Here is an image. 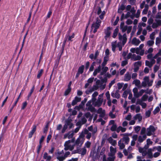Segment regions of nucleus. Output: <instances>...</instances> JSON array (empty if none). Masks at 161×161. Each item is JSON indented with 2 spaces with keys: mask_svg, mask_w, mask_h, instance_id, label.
Listing matches in <instances>:
<instances>
[{
  "mask_svg": "<svg viewBox=\"0 0 161 161\" xmlns=\"http://www.w3.org/2000/svg\"><path fill=\"white\" fill-rule=\"evenodd\" d=\"M131 78L130 74L129 72H127L125 75L124 80L125 81H128Z\"/></svg>",
  "mask_w": 161,
  "mask_h": 161,
  "instance_id": "f8f14e48",
  "label": "nucleus"
},
{
  "mask_svg": "<svg viewBox=\"0 0 161 161\" xmlns=\"http://www.w3.org/2000/svg\"><path fill=\"white\" fill-rule=\"evenodd\" d=\"M147 44L149 47L153 46L154 44V42L153 40H149L147 41Z\"/></svg>",
  "mask_w": 161,
  "mask_h": 161,
  "instance_id": "f704fd0d",
  "label": "nucleus"
},
{
  "mask_svg": "<svg viewBox=\"0 0 161 161\" xmlns=\"http://www.w3.org/2000/svg\"><path fill=\"white\" fill-rule=\"evenodd\" d=\"M113 112H110L109 113V116L112 119H114L116 117V115L115 114H113Z\"/></svg>",
  "mask_w": 161,
  "mask_h": 161,
  "instance_id": "8fccbe9b",
  "label": "nucleus"
},
{
  "mask_svg": "<svg viewBox=\"0 0 161 161\" xmlns=\"http://www.w3.org/2000/svg\"><path fill=\"white\" fill-rule=\"evenodd\" d=\"M142 65V62L141 61H137L134 64V66H141Z\"/></svg>",
  "mask_w": 161,
  "mask_h": 161,
  "instance_id": "49530a36",
  "label": "nucleus"
},
{
  "mask_svg": "<svg viewBox=\"0 0 161 161\" xmlns=\"http://www.w3.org/2000/svg\"><path fill=\"white\" fill-rule=\"evenodd\" d=\"M122 39H123L122 43L123 45H124L126 43L127 40V38L126 37V33H124L123 34V38Z\"/></svg>",
  "mask_w": 161,
  "mask_h": 161,
  "instance_id": "4be33fe9",
  "label": "nucleus"
},
{
  "mask_svg": "<svg viewBox=\"0 0 161 161\" xmlns=\"http://www.w3.org/2000/svg\"><path fill=\"white\" fill-rule=\"evenodd\" d=\"M31 12H29L28 17L27 19V21L26 22L25 25H26L28 23L29 21L31 19Z\"/></svg>",
  "mask_w": 161,
  "mask_h": 161,
  "instance_id": "79ce46f5",
  "label": "nucleus"
},
{
  "mask_svg": "<svg viewBox=\"0 0 161 161\" xmlns=\"http://www.w3.org/2000/svg\"><path fill=\"white\" fill-rule=\"evenodd\" d=\"M80 146H77V149L78 150L79 153L78 154H81V155H84L86 153L87 150L85 147L82 148H80Z\"/></svg>",
  "mask_w": 161,
  "mask_h": 161,
  "instance_id": "39448f33",
  "label": "nucleus"
},
{
  "mask_svg": "<svg viewBox=\"0 0 161 161\" xmlns=\"http://www.w3.org/2000/svg\"><path fill=\"white\" fill-rule=\"evenodd\" d=\"M141 42L138 39H137L136 37H134L132 40V43L136 46H138L140 43Z\"/></svg>",
  "mask_w": 161,
  "mask_h": 161,
  "instance_id": "4468645a",
  "label": "nucleus"
},
{
  "mask_svg": "<svg viewBox=\"0 0 161 161\" xmlns=\"http://www.w3.org/2000/svg\"><path fill=\"white\" fill-rule=\"evenodd\" d=\"M145 65L146 66H148L149 67H151L152 66L150 62L148 60H146L145 61Z\"/></svg>",
  "mask_w": 161,
  "mask_h": 161,
  "instance_id": "bf43d9fd",
  "label": "nucleus"
},
{
  "mask_svg": "<svg viewBox=\"0 0 161 161\" xmlns=\"http://www.w3.org/2000/svg\"><path fill=\"white\" fill-rule=\"evenodd\" d=\"M132 56L134 61L140 60L141 58V57L140 56L138 55L136 56L135 54H133Z\"/></svg>",
  "mask_w": 161,
  "mask_h": 161,
  "instance_id": "a878e982",
  "label": "nucleus"
},
{
  "mask_svg": "<svg viewBox=\"0 0 161 161\" xmlns=\"http://www.w3.org/2000/svg\"><path fill=\"white\" fill-rule=\"evenodd\" d=\"M87 98H85L84 99L81 101V103L79 105V106L75 107L74 109L79 110L83 108L85 103L87 102Z\"/></svg>",
  "mask_w": 161,
  "mask_h": 161,
  "instance_id": "f03ea898",
  "label": "nucleus"
},
{
  "mask_svg": "<svg viewBox=\"0 0 161 161\" xmlns=\"http://www.w3.org/2000/svg\"><path fill=\"white\" fill-rule=\"evenodd\" d=\"M36 126L35 125H34L32 126V129L30 131L28 134V138H31L33 134L36 130Z\"/></svg>",
  "mask_w": 161,
  "mask_h": 161,
  "instance_id": "6e6552de",
  "label": "nucleus"
},
{
  "mask_svg": "<svg viewBox=\"0 0 161 161\" xmlns=\"http://www.w3.org/2000/svg\"><path fill=\"white\" fill-rule=\"evenodd\" d=\"M125 59V60L121 62V65L123 67L127 65L128 63L127 59Z\"/></svg>",
  "mask_w": 161,
  "mask_h": 161,
  "instance_id": "e433bc0d",
  "label": "nucleus"
},
{
  "mask_svg": "<svg viewBox=\"0 0 161 161\" xmlns=\"http://www.w3.org/2000/svg\"><path fill=\"white\" fill-rule=\"evenodd\" d=\"M52 13V10L51 8H50L49 9V11L47 14V15L46 17V19L49 18Z\"/></svg>",
  "mask_w": 161,
  "mask_h": 161,
  "instance_id": "b1692460",
  "label": "nucleus"
},
{
  "mask_svg": "<svg viewBox=\"0 0 161 161\" xmlns=\"http://www.w3.org/2000/svg\"><path fill=\"white\" fill-rule=\"evenodd\" d=\"M98 157V154L97 153L95 155H93L92 156V160L93 161H95L96 158H97Z\"/></svg>",
  "mask_w": 161,
  "mask_h": 161,
  "instance_id": "4d7b16f0",
  "label": "nucleus"
},
{
  "mask_svg": "<svg viewBox=\"0 0 161 161\" xmlns=\"http://www.w3.org/2000/svg\"><path fill=\"white\" fill-rule=\"evenodd\" d=\"M152 110V109H150L146 112L145 113V116L146 117H149L150 116Z\"/></svg>",
  "mask_w": 161,
  "mask_h": 161,
  "instance_id": "473e14b6",
  "label": "nucleus"
},
{
  "mask_svg": "<svg viewBox=\"0 0 161 161\" xmlns=\"http://www.w3.org/2000/svg\"><path fill=\"white\" fill-rule=\"evenodd\" d=\"M119 31V29L118 28H116L115 29L114 31L113 35L112 36V37L113 38H115L117 36Z\"/></svg>",
  "mask_w": 161,
  "mask_h": 161,
  "instance_id": "412c9836",
  "label": "nucleus"
},
{
  "mask_svg": "<svg viewBox=\"0 0 161 161\" xmlns=\"http://www.w3.org/2000/svg\"><path fill=\"white\" fill-rule=\"evenodd\" d=\"M161 42V38L157 37L156 39L155 44L156 45L160 43Z\"/></svg>",
  "mask_w": 161,
  "mask_h": 161,
  "instance_id": "4c0bfd02",
  "label": "nucleus"
},
{
  "mask_svg": "<svg viewBox=\"0 0 161 161\" xmlns=\"http://www.w3.org/2000/svg\"><path fill=\"white\" fill-rule=\"evenodd\" d=\"M107 81V79L106 77H105L104 78L101 79V86H102L104 82H106Z\"/></svg>",
  "mask_w": 161,
  "mask_h": 161,
  "instance_id": "a18cd8bd",
  "label": "nucleus"
},
{
  "mask_svg": "<svg viewBox=\"0 0 161 161\" xmlns=\"http://www.w3.org/2000/svg\"><path fill=\"white\" fill-rule=\"evenodd\" d=\"M147 154L149 158H152L153 157V153L151 149H149L147 151Z\"/></svg>",
  "mask_w": 161,
  "mask_h": 161,
  "instance_id": "393cba45",
  "label": "nucleus"
},
{
  "mask_svg": "<svg viewBox=\"0 0 161 161\" xmlns=\"http://www.w3.org/2000/svg\"><path fill=\"white\" fill-rule=\"evenodd\" d=\"M108 68L107 66L102 67V70L104 73H106L107 71L108 70Z\"/></svg>",
  "mask_w": 161,
  "mask_h": 161,
  "instance_id": "603ef678",
  "label": "nucleus"
},
{
  "mask_svg": "<svg viewBox=\"0 0 161 161\" xmlns=\"http://www.w3.org/2000/svg\"><path fill=\"white\" fill-rule=\"evenodd\" d=\"M48 36L46 35L44 38L42 45V50H43L44 47H46L47 45V41L48 39Z\"/></svg>",
  "mask_w": 161,
  "mask_h": 161,
  "instance_id": "5701e85b",
  "label": "nucleus"
},
{
  "mask_svg": "<svg viewBox=\"0 0 161 161\" xmlns=\"http://www.w3.org/2000/svg\"><path fill=\"white\" fill-rule=\"evenodd\" d=\"M84 65H83L80 66L78 69L77 72L82 74L84 72Z\"/></svg>",
  "mask_w": 161,
  "mask_h": 161,
  "instance_id": "aec40b11",
  "label": "nucleus"
},
{
  "mask_svg": "<svg viewBox=\"0 0 161 161\" xmlns=\"http://www.w3.org/2000/svg\"><path fill=\"white\" fill-rule=\"evenodd\" d=\"M117 128V126L116 124H114L110 128V130L112 131H116Z\"/></svg>",
  "mask_w": 161,
  "mask_h": 161,
  "instance_id": "7c9ffc66",
  "label": "nucleus"
},
{
  "mask_svg": "<svg viewBox=\"0 0 161 161\" xmlns=\"http://www.w3.org/2000/svg\"><path fill=\"white\" fill-rule=\"evenodd\" d=\"M118 145L119 146V149H123L125 147V145L124 144V143L122 142L121 140H120L118 142Z\"/></svg>",
  "mask_w": 161,
  "mask_h": 161,
  "instance_id": "dca6fc26",
  "label": "nucleus"
},
{
  "mask_svg": "<svg viewBox=\"0 0 161 161\" xmlns=\"http://www.w3.org/2000/svg\"><path fill=\"white\" fill-rule=\"evenodd\" d=\"M133 21L130 19H128L126 22V24L128 25H131Z\"/></svg>",
  "mask_w": 161,
  "mask_h": 161,
  "instance_id": "774afa93",
  "label": "nucleus"
},
{
  "mask_svg": "<svg viewBox=\"0 0 161 161\" xmlns=\"http://www.w3.org/2000/svg\"><path fill=\"white\" fill-rule=\"evenodd\" d=\"M85 137V135L84 133V132L83 131H82L81 133H80V135L78 138H80L84 140V141L85 140L84 139Z\"/></svg>",
  "mask_w": 161,
  "mask_h": 161,
  "instance_id": "c9c22d12",
  "label": "nucleus"
},
{
  "mask_svg": "<svg viewBox=\"0 0 161 161\" xmlns=\"http://www.w3.org/2000/svg\"><path fill=\"white\" fill-rule=\"evenodd\" d=\"M42 147V145L41 144H39L37 147V153L38 154H39L40 153V151Z\"/></svg>",
  "mask_w": 161,
  "mask_h": 161,
  "instance_id": "de8ad7c7",
  "label": "nucleus"
},
{
  "mask_svg": "<svg viewBox=\"0 0 161 161\" xmlns=\"http://www.w3.org/2000/svg\"><path fill=\"white\" fill-rule=\"evenodd\" d=\"M128 93V92L126 91H125L123 94L122 97L124 98H126Z\"/></svg>",
  "mask_w": 161,
  "mask_h": 161,
  "instance_id": "c03bdc74",
  "label": "nucleus"
},
{
  "mask_svg": "<svg viewBox=\"0 0 161 161\" xmlns=\"http://www.w3.org/2000/svg\"><path fill=\"white\" fill-rule=\"evenodd\" d=\"M49 123H47L45 125V127L43 128V133H46L48 129Z\"/></svg>",
  "mask_w": 161,
  "mask_h": 161,
  "instance_id": "c85d7f7f",
  "label": "nucleus"
},
{
  "mask_svg": "<svg viewBox=\"0 0 161 161\" xmlns=\"http://www.w3.org/2000/svg\"><path fill=\"white\" fill-rule=\"evenodd\" d=\"M35 89V85H33L32 87V88L31 89L30 92L28 95H29V96H31Z\"/></svg>",
  "mask_w": 161,
  "mask_h": 161,
  "instance_id": "864d4df0",
  "label": "nucleus"
},
{
  "mask_svg": "<svg viewBox=\"0 0 161 161\" xmlns=\"http://www.w3.org/2000/svg\"><path fill=\"white\" fill-rule=\"evenodd\" d=\"M153 22V19L151 18H149L147 21V23L149 25L152 24Z\"/></svg>",
  "mask_w": 161,
  "mask_h": 161,
  "instance_id": "3c124183",
  "label": "nucleus"
},
{
  "mask_svg": "<svg viewBox=\"0 0 161 161\" xmlns=\"http://www.w3.org/2000/svg\"><path fill=\"white\" fill-rule=\"evenodd\" d=\"M72 120L71 119H68L65 121V122L67 125L69 126V129H70L73 127V124L72 123Z\"/></svg>",
  "mask_w": 161,
  "mask_h": 161,
  "instance_id": "9b49d317",
  "label": "nucleus"
},
{
  "mask_svg": "<svg viewBox=\"0 0 161 161\" xmlns=\"http://www.w3.org/2000/svg\"><path fill=\"white\" fill-rule=\"evenodd\" d=\"M142 116L139 114H136L134 117V119L135 120L138 119L139 121H140L142 120Z\"/></svg>",
  "mask_w": 161,
  "mask_h": 161,
  "instance_id": "f3484780",
  "label": "nucleus"
},
{
  "mask_svg": "<svg viewBox=\"0 0 161 161\" xmlns=\"http://www.w3.org/2000/svg\"><path fill=\"white\" fill-rule=\"evenodd\" d=\"M110 153H109L108 155L110 157L115 156V154L116 152V148H114L112 146L110 147Z\"/></svg>",
  "mask_w": 161,
  "mask_h": 161,
  "instance_id": "1a4fd4ad",
  "label": "nucleus"
},
{
  "mask_svg": "<svg viewBox=\"0 0 161 161\" xmlns=\"http://www.w3.org/2000/svg\"><path fill=\"white\" fill-rule=\"evenodd\" d=\"M27 103L26 101H25L23 102L22 103V105L21 108V109L22 110H24L25 109L26 107L27 106Z\"/></svg>",
  "mask_w": 161,
  "mask_h": 161,
  "instance_id": "58836bf2",
  "label": "nucleus"
},
{
  "mask_svg": "<svg viewBox=\"0 0 161 161\" xmlns=\"http://www.w3.org/2000/svg\"><path fill=\"white\" fill-rule=\"evenodd\" d=\"M52 136V135L49 134L47 136V143H48L49 142V141L51 139Z\"/></svg>",
  "mask_w": 161,
  "mask_h": 161,
  "instance_id": "680f3d73",
  "label": "nucleus"
},
{
  "mask_svg": "<svg viewBox=\"0 0 161 161\" xmlns=\"http://www.w3.org/2000/svg\"><path fill=\"white\" fill-rule=\"evenodd\" d=\"M115 158V156H113L109 157L106 159V155L105 154H104L103 158V161H114Z\"/></svg>",
  "mask_w": 161,
  "mask_h": 161,
  "instance_id": "9d476101",
  "label": "nucleus"
},
{
  "mask_svg": "<svg viewBox=\"0 0 161 161\" xmlns=\"http://www.w3.org/2000/svg\"><path fill=\"white\" fill-rule=\"evenodd\" d=\"M155 33L154 32H153L150 35V38L153 40L155 39Z\"/></svg>",
  "mask_w": 161,
  "mask_h": 161,
  "instance_id": "6e6d98bb",
  "label": "nucleus"
},
{
  "mask_svg": "<svg viewBox=\"0 0 161 161\" xmlns=\"http://www.w3.org/2000/svg\"><path fill=\"white\" fill-rule=\"evenodd\" d=\"M133 83H134L136 86H138L140 85V81L138 80H135L133 81Z\"/></svg>",
  "mask_w": 161,
  "mask_h": 161,
  "instance_id": "ea45409f",
  "label": "nucleus"
},
{
  "mask_svg": "<svg viewBox=\"0 0 161 161\" xmlns=\"http://www.w3.org/2000/svg\"><path fill=\"white\" fill-rule=\"evenodd\" d=\"M138 141L140 143L144 141V139H143L142 136H138Z\"/></svg>",
  "mask_w": 161,
  "mask_h": 161,
  "instance_id": "338daca9",
  "label": "nucleus"
},
{
  "mask_svg": "<svg viewBox=\"0 0 161 161\" xmlns=\"http://www.w3.org/2000/svg\"><path fill=\"white\" fill-rule=\"evenodd\" d=\"M43 158L44 159H46L47 161H50L51 159V156L48 155V153L47 152H45L43 156Z\"/></svg>",
  "mask_w": 161,
  "mask_h": 161,
  "instance_id": "ddd939ff",
  "label": "nucleus"
},
{
  "mask_svg": "<svg viewBox=\"0 0 161 161\" xmlns=\"http://www.w3.org/2000/svg\"><path fill=\"white\" fill-rule=\"evenodd\" d=\"M111 28L110 27H108L106 29L104 30V33L105 35L104 36V38L106 40H107L108 38H109L111 35Z\"/></svg>",
  "mask_w": 161,
  "mask_h": 161,
  "instance_id": "20e7f679",
  "label": "nucleus"
},
{
  "mask_svg": "<svg viewBox=\"0 0 161 161\" xmlns=\"http://www.w3.org/2000/svg\"><path fill=\"white\" fill-rule=\"evenodd\" d=\"M84 141V140L78 137L75 141L74 143L77 146H80V147H81L83 144Z\"/></svg>",
  "mask_w": 161,
  "mask_h": 161,
  "instance_id": "0eeeda50",
  "label": "nucleus"
},
{
  "mask_svg": "<svg viewBox=\"0 0 161 161\" xmlns=\"http://www.w3.org/2000/svg\"><path fill=\"white\" fill-rule=\"evenodd\" d=\"M123 84L124 83H117V85L118 86V89L119 90H120L122 88Z\"/></svg>",
  "mask_w": 161,
  "mask_h": 161,
  "instance_id": "69168bd1",
  "label": "nucleus"
},
{
  "mask_svg": "<svg viewBox=\"0 0 161 161\" xmlns=\"http://www.w3.org/2000/svg\"><path fill=\"white\" fill-rule=\"evenodd\" d=\"M71 90V88H68L65 91L64 93V96H67L68 95L69 93L70 92Z\"/></svg>",
  "mask_w": 161,
  "mask_h": 161,
  "instance_id": "72a5a7b5",
  "label": "nucleus"
},
{
  "mask_svg": "<svg viewBox=\"0 0 161 161\" xmlns=\"http://www.w3.org/2000/svg\"><path fill=\"white\" fill-rule=\"evenodd\" d=\"M148 96L147 94L144 95L142 97V100L144 101L147 100Z\"/></svg>",
  "mask_w": 161,
  "mask_h": 161,
  "instance_id": "a19ab883",
  "label": "nucleus"
},
{
  "mask_svg": "<svg viewBox=\"0 0 161 161\" xmlns=\"http://www.w3.org/2000/svg\"><path fill=\"white\" fill-rule=\"evenodd\" d=\"M88 130L90 131L93 132L94 133L96 132V131H93V126L92 125H91L90 126H89L88 128Z\"/></svg>",
  "mask_w": 161,
  "mask_h": 161,
  "instance_id": "0e129e2a",
  "label": "nucleus"
},
{
  "mask_svg": "<svg viewBox=\"0 0 161 161\" xmlns=\"http://www.w3.org/2000/svg\"><path fill=\"white\" fill-rule=\"evenodd\" d=\"M156 130L155 127L153 125H150L148 128L147 129V136H150L152 134L153 132H154Z\"/></svg>",
  "mask_w": 161,
  "mask_h": 161,
  "instance_id": "7ed1b4c3",
  "label": "nucleus"
},
{
  "mask_svg": "<svg viewBox=\"0 0 161 161\" xmlns=\"http://www.w3.org/2000/svg\"><path fill=\"white\" fill-rule=\"evenodd\" d=\"M100 72V70L96 69H95L94 72H93V75L94 76H95L97 75L98 73H99Z\"/></svg>",
  "mask_w": 161,
  "mask_h": 161,
  "instance_id": "37998d69",
  "label": "nucleus"
},
{
  "mask_svg": "<svg viewBox=\"0 0 161 161\" xmlns=\"http://www.w3.org/2000/svg\"><path fill=\"white\" fill-rule=\"evenodd\" d=\"M101 22L102 21L98 18L97 17L96 18V22H93L91 26V29L92 30L94 29L93 31V33H95L97 32V29H98L100 26Z\"/></svg>",
  "mask_w": 161,
  "mask_h": 161,
  "instance_id": "f257e3e1",
  "label": "nucleus"
},
{
  "mask_svg": "<svg viewBox=\"0 0 161 161\" xmlns=\"http://www.w3.org/2000/svg\"><path fill=\"white\" fill-rule=\"evenodd\" d=\"M128 28V26L127 25H125L122 27V28H121L120 29L122 30V31L123 32H125L127 30V28Z\"/></svg>",
  "mask_w": 161,
  "mask_h": 161,
  "instance_id": "13d9d810",
  "label": "nucleus"
},
{
  "mask_svg": "<svg viewBox=\"0 0 161 161\" xmlns=\"http://www.w3.org/2000/svg\"><path fill=\"white\" fill-rule=\"evenodd\" d=\"M160 109L159 107L158 106L156 107L153 112V114L154 115L158 113L160 111Z\"/></svg>",
  "mask_w": 161,
  "mask_h": 161,
  "instance_id": "2f4dec72",
  "label": "nucleus"
},
{
  "mask_svg": "<svg viewBox=\"0 0 161 161\" xmlns=\"http://www.w3.org/2000/svg\"><path fill=\"white\" fill-rule=\"evenodd\" d=\"M108 60V56H105L103 58V61L102 64V67H104L107 64V62Z\"/></svg>",
  "mask_w": 161,
  "mask_h": 161,
  "instance_id": "2eb2a0df",
  "label": "nucleus"
},
{
  "mask_svg": "<svg viewBox=\"0 0 161 161\" xmlns=\"http://www.w3.org/2000/svg\"><path fill=\"white\" fill-rule=\"evenodd\" d=\"M68 35L66 34L65 35V36L63 42V44L62 45V47H65L66 42L67 41H68L67 38H68Z\"/></svg>",
  "mask_w": 161,
  "mask_h": 161,
  "instance_id": "c756f323",
  "label": "nucleus"
},
{
  "mask_svg": "<svg viewBox=\"0 0 161 161\" xmlns=\"http://www.w3.org/2000/svg\"><path fill=\"white\" fill-rule=\"evenodd\" d=\"M123 140L126 144H128L130 141V138L128 136L123 137Z\"/></svg>",
  "mask_w": 161,
  "mask_h": 161,
  "instance_id": "cd10ccee",
  "label": "nucleus"
},
{
  "mask_svg": "<svg viewBox=\"0 0 161 161\" xmlns=\"http://www.w3.org/2000/svg\"><path fill=\"white\" fill-rule=\"evenodd\" d=\"M99 96H100V95H99L97 101L95 102L94 104V106L95 107H99L101 106L103 102V99L101 97H99Z\"/></svg>",
  "mask_w": 161,
  "mask_h": 161,
  "instance_id": "423d86ee",
  "label": "nucleus"
},
{
  "mask_svg": "<svg viewBox=\"0 0 161 161\" xmlns=\"http://www.w3.org/2000/svg\"><path fill=\"white\" fill-rule=\"evenodd\" d=\"M146 131V129L144 127H142L141 131V134L143 135L145 134V132Z\"/></svg>",
  "mask_w": 161,
  "mask_h": 161,
  "instance_id": "052dcab7",
  "label": "nucleus"
},
{
  "mask_svg": "<svg viewBox=\"0 0 161 161\" xmlns=\"http://www.w3.org/2000/svg\"><path fill=\"white\" fill-rule=\"evenodd\" d=\"M20 98V95L19 96L18 98H17L15 102L13 104L12 107H11V108H10V110H9V113H10L13 109L14 108V107L16 106L17 103L18 102Z\"/></svg>",
  "mask_w": 161,
  "mask_h": 161,
  "instance_id": "a211bd4d",
  "label": "nucleus"
},
{
  "mask_svg": "<svg viewBox=\"0 0 161 161\" xmlns=\"http://www.w3.org/2000/svg\"><path fill=\"white\" fill-rule=\"evenodd\" d=\"M119 17L118 16H117L116 17V20H115V21L113 23V25L114 26L116 25H117L118 22L119 21Z\"/></svg>",
  "mask_w": 161,
  "mask_h": 161,
  "instance_id": "5fc2aeb1",
  "label": "nucleus"
},
{
  "mask_svg": "<svg viewBox=\"0 0 161 161\" xmlns=\"http://www.w3.org/2000/svg\"><path fill=\"white\" fill-rule=\"evenodd\" d=\"M44 71V70L43 69H41L39 70L38 72V74L37 75V78L38 79H40L42 76Z\"/></svg>",
  "mask_w": 161,
  "mask_h": 161,
  "instance_id": "6ab92c4d",
  "label": "nucleus"
},
{
  "mask_svg": "<svg viewBox=\"0 0 161 161\" xmlns=\"http://www.w3.org/2000/svg\"><path fill=\"white\" fill-rule=\"evenodd\" d=\"M87 110L90 111L92 112H96V109L94 107H92V105L89 106Z\"/></svg>",
  "mask_w": 161,
  "mask_h": 161,
  "instance_id": "bb28decb",
  "label": "nucleus"
},
{
  "mask_svg": "<svg viewBox=\"0 0 161 161\" xmlns=\"http://www.w3.org/2000/svg\"><path fill=\"white\" fill-rule=\"evenodd\" d=\"M141 129V127L139 126H136L135 127L134 129L135 130L136 132L137 133H138V132Z\"/></svg>",
  "mask_w": 161,
  "mask_h": 161,
  "instance_id": "e2e57ef3",
  "label": "nucleus"
},
{
  "mask_svg": "<svg viewBox=\"0 0 161 161\" xmlns=\"http://www.w3.org/2000/svg\"><path fill=\"white\" fill-rule=\"evenodd\" d=\"M57 158L59 161H63L65 158L64 156H58L57 157Z\"/></svg>",
  "mask_w": 161,
  "mask_h": 161,
  "instance_id": "09e8293b",
  "label": "nucleus"
}]
</instances>
